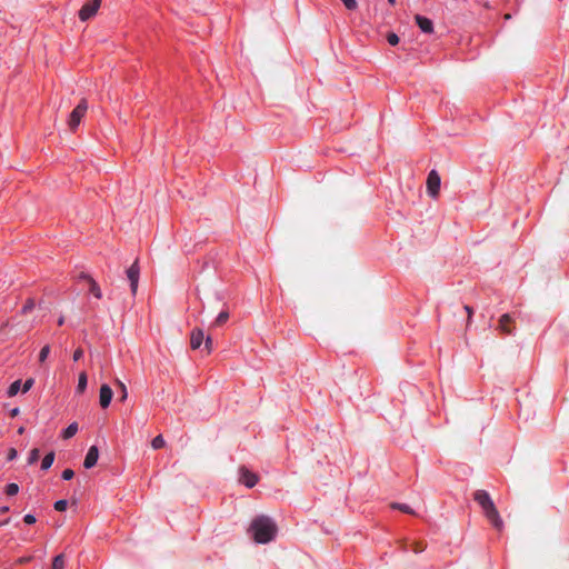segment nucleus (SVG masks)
<instances>
[{
	"instance_id": "f257e3e1",
	"label": "nucleus",
	"mask_w": 569,
	"mask_h": 569,
	"mask_svg": "<svg viewBox=\"0 0 569 569\" xmlns=\"http://www.w3.org/2000/svg\"><path fill=\"white\" fill-rule=\"evenodd\" d=\"M473 499L481 507L483 515L490 521V523L498 530L501 531L503 528V521L497 510L490 495L486 490H477L473 493Z\"/></svg>"
},
{
	"instance_id": "f03ea898",
	"label": "nucleus",
	"mask_w": 569,
	"mask_h": 569,
	"mask_svg": "<svg viewBox=\"0 0 569 569\" xmlns=\"http://www.w3.org/2000/svg\"><path fill=\"white\" fill-rule=\"evenodd\" d=\"M250 530L253 533V539L256 542L267 543L274 538L277 526L271 518L267 516H259L252 520Z\"/></svg>"
},
{
	"instance_id": "7ed1b4c3",
	"label": "nucleus",
	"mask_w": 569,
	"mask_h": 569,
	"mask_svg": "<svg viewBox=\"0 0 569 569\" xmlns=\"http://www.w3.org/2000/svg\"><path fill=\"white\" fill-rule=\"evenodd\" d=\"M88 110V103L86 99H82L80 103L72 110L69 117L68 126L71 131H74L80 124L81 119L84 117Z\"/></svg>"
},
{
	"instance_id": "20e7f679",
	"label": "nucleus",
	"mask_w": 569,
	"mask_h": 569,
	"mask_svg": "<svg viewBox=\"0 0 569 569\" xmlns=\"http://www.w3.org/2000/svg\"><path fill=\"white\" fill-rule=\"evenodd\" d=\"M441 179L436 170H431L427 178V192L430 197L437 198L440 191Z\"/></svg>"
},
{
	"instance_id": "39448f33",
	"label": "nucleus",
	"mask_w": 569,
	"mask_h": 569,
	"mask_svg": "<svg viewBox=\"0 0 569 569\" xmlns=\"http://www.w3.org/2000/svg\"><path fill=\"white\" fill-rule=\"evenodd\" d=\"M101 1L102 0H92L91 2L84 3L79 11L80 20L87 21L90 18H92L97 13V11L101 4Z\"/></svg>"
},
{
	"instance_id": "423d86ee",
	"label": "nucleus",
	"mask_w": 569,
	"mask_h": 569,
	"mask_svg": "<svg viewBox=\"0 0 569 569\" xmlns=\"http://www.w3.org/2000/svg\"><path fill=\"white\" fill-rule=\"evenodd\" d=\"M139 274H140V267L138 259L129 267L127 270V277L130 281V288L132 295H136L138 289V282H139Z\"/></svg>"
},
{
	"instance_id": "0eeeda50",
	"label": "nucleus",
	"mask_w": 569,
	"mask_h": 569,
	"mask_svg": "<svg viewBox=\"0 0 569 569\" xmlns=\"http://www.w3.org/2000/svg\"><path fill=\"white\" fill-rule=\"evenodd\" d=\"M259 480L258 475L251 472L246 467H241L239 469V481L243 483L248 488H252L257 485Z\"/></svg>"
},
{
	"instance_id": "6e6552de",
	"label": "nucleus",
	"mask_w": 569,
	"mask_h": 569,
	"mask_svg": "<svg viewBox=\"0 0 569 569\" xmlns=\"http://www.w3.org/2000/svg\"><path fill=\"white\" fill-rule=\"evenodd\" d=\"M112 397H113L112 389L108 385H102L100 387L99 403L103 409L109 407V405L112 400Z\"/></svg>"
},
{
	"instance_id": "1a4fd4ad",
	"label": "nucleus",
	"mask_w": 569,
	"mask_h": 569,
	"mask_svg": "<svg viewBox=\"0 0 569 569\" xmlns=\"http://www.w3.org/2000/svg\"><path fill=\"white\" fill-rule=\"evenodd\" d=\"M99 458V450L96 446H91L86 455L83 467L90 469L96 466Z\"/></svg>"
},
{
	"instance_id": "9d476101",
	"label": "nucleus",
	"mask_w": 569,
	"mask_h": 569,
	"mask_svg": "<svg viewBox=\"0 0 569 569\" xmlns=\"http://www.w3.org/2000/svg\"><path fill=\"white\" fill-rule=\"evenodd\" d=\"M204 340L203 330L200 328H194L190 335V347L192 350L199 349Z\"/></svg>"
},
{
	"instance_id": "9b49d317",
	"label": "nucleus",
	"mask_w": 569,
	"mask_h": 569,
	"mask_svg": "<svg viewBox=\"0 0 569 569\" xmlns=\"http://www.w3.org/2000/svg\"><path fill=\"white\" fill-rule=\"evenodd\" d=\"M415 20L418 24V27L421 29L425 33H432L433 32V23L429 18H426L423 16L417 14L415 17Z\"/></svg>"
},
{
	"instance_id": "f8f14e48",
	"label": "nucleus",
	"mask_w": 569,
	"mask_h": 569,
	"mask_svg": "<svg viewBox=\"0 0 569 569\" xmlns=\"http://www.w3.org/2000/svg\"><path fill=\"white\" fill-rule=\"evenodd\" d=\"M511 317L509 313H505L499 319L498 329L506 335H510L512 332V328L510 327Z\"/></svg>"
},
{
	"instance_id": "ddd939ff",
	"label": "nucleus",
	"mask_w": 569,
	"mask_h": 569,
	"mask_svg": "<svg viewBox=\"0 0 569 569\" xmlns=\"http://www.w3.org/2000/svg\"><path fill=\"white\" fill-rule=\"evenodd\" d=\"M83 278L86 279V281H88L89 283V290L90 292L97 298V299H101L102 298V292H101V289L99 287V284L96 282L94 279H92L89 274H83Z\"/></svg>"
},
{
	"instance_id": "4468645a",
	"label": "nucleus",
	"mask_w": 569,
	"mask_h": 569,
	"mask_svg": "<svg viewBox=\"0 0 569 569\" xmlns=\"http://www.w3.org/2000/svg\"><path fill=\"white\" fill-rule=\"evenodd\" d=\"M228 319H229V312L227 310H223L217 316L212 326L221 327L228 321Z\"/></svg>"
},
{
	"instance_id": "2eb2a0df",
	"label": "nucleus",
	"mask_w": 569,
	"mask_h": 569,
	"mask_svg": "<svg viewBox=\"0 0 569 569\" xmlns=\"http://www.w3.org/2000/svg\"><path fill=\"white\" fill-rule=\"evenodd\" d=\"M78 432V423L77 422H72L71 425L68 426L67 429H64V431L62 432V438L63 439H70L72 438L76 433Z\"/></svg>"
},
{
	"instance_id": "dca6fc26",
	"label": "nucleus",
	"mask_w": 569,
	"mask_h": 569,
	"mask_svg": "<svg viewBox=\"0 0 569 569\" xmlns=\"http://www.w3.org/2000/svg\"><path fill=\"white\" fill-rule=\"evenodd\" d=\"M53 461H54V452L51 451L43 457L42 462H41V469L48 470L52 466Z\"/></svg>"
},
{
	"instance_id": "f3484780",
	"label": "nucleus",
	"mask_w": 569,
	"mask_h": 569,
	"mask_svg": "<svg viewBox=\"0 0 569 569\" xmlns=\"http://www.w3.org/2000/svg\"><path fill=\"white\" fill-rule=\"evenodd\" d=\"M390 507L392 509H397V510H400L405 513H408V515H415V511L406 503H399V502H392L390 505Z\"/></svg>"
},
{
	"instance_id": "a211bd4d",
	"label": "nucleus",
	"mask_w": 569,
	"mask_h": 569,
	"mask_svg": "<svg viewBox=\"0 0 569 569\" xmlns=\"http://www.w3.org/2000/svg\"><path fill=\"white\" fill-rule=\"evenodd\" d=\"M86 388H87V373L86 372H81L79 375L77 391L79 393H82V392H84Z\"/></svg>"
},
{
	"instance_id": "6ab92c4d",
	"label": "nucleus",
	"mask_w": 569,
	"mask_h": 569,
	"mask_svg": "<svg viewBox=\"0 0 569 569\" xmlns=\"http://www.w3.org/2000/svg\"><path fill=\"white\" fill-rule=\"evenodd\" d=\"M20 387H21V380H16V381H13V382L9 386V388H8V396H9V397H13V396H16V395L19 392Z\"/></svg>"
},
{
	"instance_id": "aec40b11",
	"label": "nucleus",
	"mask_w": 569,
	"mask_h": 569,
	"mask_svg": "<svg viewBox=\"0 0 569 569\" xmlns=\"http://www.w3.org/2000/svg\"><path fill=\"white\" fill-rule=\"evenodd\" d=\"M164 445H166V441L161 435L154 437L153 440L151 441V446L154 450L163 448Z\"/></svg>"
},
{
	"instance_id": "412c9836",
	"label": "nucleus",
	"mask_w": 569,
	"mask_h": 569,
	"mask_svg": "<svg viewBox=\"0 0 569 569\" xmlns=\"http://www.w3.org/2000/svg\"><path fill=\"white\" fill-rule=\"evenodd\" d=\"M64 567V557L63 555H58L54 557L52 561V569H63Z\"/></svg>"
},
{
	"instance_id": "4be33fe9",
	"label": "nucleus",
	"mask_w": 569,
	"mask_h": 569,
	"mask_svg": "<svg viewBox=\"0 0 569 569\" xmlns=\"http://www.w3.org/2000/svg\"><path fill=\"white\" fill-rule=\"evenodd\" d=\"M39 458H40V451H39V449L34 448L29 453L28 463L33 465L34 462L38 461Z\"/></svg>"
},
{
	"instance_id": "5701e85b",
	"label": "nucleus",
	"mask_w": 569,
	"mask_h": 569,
	"mask_svg": "<svg viewBox=\"0 0 569 569\" xmlns=\"http://www.w3.org/2000/svg\"><path fill=\"white\" fill-rule=\"evenodd\" d=\"M49 353H50V346H49V345H46V346L40 350V353H39V361H40L41 363H43V362L47 360V358H48Z\"/></svg>"
},
{
	"instance_id": "b1692460",
	"label": "nucleus",
	"mask_w": 569,
	"mask_h": 569,
	"mask_svg": "<svg viewBox=\"0 0 569 569\" xmlns=\"http://www.w3.org/2000/svg\"><path fill=\"white\" fill-rule=\"evenodd\" d=\"M117 385L120 389V401H124L128 397V390H127V387L123 382H121L120 380H117Z\"/></svg>"
},
{
	"instance_id": "393cba45",
	"label": "nucleus",
	"mask_w": 569,
	"mask_h": 569,
	"mask_svg": "<svg viewBox=\"0 0 569 569\" xmlns=\"http://www.w3.org/2000/svg\"><path fill=\"white\" fill-rule=\"evenodd\" d=\"M19 492V486L17 483H9L6 487V493L8 496H14Z\"/></svg>"
},
{
	"instance_id": "a878e982",
	"label": "nucleus",
	"mask_w": 569,
	"mask_h": 569,
	"mask_svg": "<svg viewBox=\"0 0 569 569\" xmlns=\"http://www.w3.org/2000/svg\"><path fill=\"white\" fill-rule=\"evenodd\" d=\"M427 545L423 541H416L412 543V551L415 553H420L426 549Z\"/></svg>"
},
{
	"instance_id": "bb28decb",
	"label": "nucleus",
	"mask_w": 569,
	"mask_h": 569,
	"mask_svg": "<svg viewBox=\"0 0 569 569\" xmlns=\"http://www.w3.org/2000/svg\"><path fill=\"white\" fill-rule=\"evenodd\" d=\"M204 350L207 351V353H211L212 350H213V341H212V338L210 336L206 337L204 340Z\"/></svg>"
},
{
	"instance_id": "cd10ccee",
	"label": "nucleus",
	"mask_w": 569,
	"mask_h": 569,
	"mask_svg": "<svg viewBox=\"0 0 569 569\" xmlns=\"http://www.w3.org/2000/svg\"><path fill=\"white\" fill-rule=\"evenodd\" d=\"M387 41L391 46H397L399 43V37L396 33H393V32H389L387 34Z\"/></svg>"
},
{
	"instance_id": "c85d7f7f",
	"label": "nucleus",
	"mask_w": 569,
	"mask_h": 569,
	"mask_svg": "<svg viewBox=\"0 0 569 569\" xmlns=\"http://www.w3.org/2000/svg\"><path fill=\"white\" fill-rule=\"evenodd\" d=\"M34 308V300L33 299H28L21 310L22 313H27L29 311H31L32 309Z\"/></svg>"
},
{
	"instance_id": "c756f323",
	"label": "nucleus",
	"mask_w": 569,
	"mask_h": 569,
	"mask_svg": "<svg viewBox=\"0 0 569 569\" xmlns=\"http://www.w3.org/2000/svg\"><path fill=\"white\" fill-rule=\"evenodd\" d=\"M34 385V379L33 378H28L23 386H22V392L26 393L28 392Z\"/></svg>"
},
{
	"instance_id": "7c9ffc66",
	"label": "nucleus",
	"mask_w": 569,
	"mask_h": 569,
	"mask_svg": "<svg viewBox=\"0 0 569 569\" xmlns=\"http://www.w3.org/2000/svg\"><path fill=\"white\" fill-rule=\"evenodd\" d=\"M67 507H68V502H67V500H58V501L54 503V509H56L57 511H60V512L64 511V510L67 509Z\"/></svg>"
},
{
	"instance_id": "2f4dec72",
	"label": "nucleus",
	"mask_w": 569,
	"mask_h": 569,
	"mask_svg": "<svg viewBox=\"0 0 569 569\" xmlns=\"http://www.w3.org/2000/svg\"><path fill=\"white\" fill-rule=\"evenodd\" d=\"M347 9L355 10L358 6L356 0H341Z\"/></svg>"
},
{
	"instance_id": "473e14b6",
	"label": "nucleus",
	"mask_w": 569,
	"mask_h": 569,
	"mask_svg": "<svg viewBox=\"0 0 569 569\" xmlns=\"http://www.w3.org/2000/svg\"><path fill=\"white\" fill-rule=\"evenodd\" d=\"M73 476H74V472H73L72 469H66L62 472V479L63 480H71L73 478Z\"/></svg>"
},
{
	"instance_id": "72a5a7b5",
	"label": "nucleus",
	"mask_w": 569,
	"mask_h": 569,
	"mask_svg": "<svg viewBox=\"0 0 569 569\" xmlns=\"http://www.w3.org/2000/svg\"><path fill=\"white\" fill-rule=\"evenodd\" d=\"M17 458V450L14 448H10L7 455V460L11 461Z\"/></svg>"
},
{
	"instance_id": "f704fd0d",
	"label": "nucleus",
	"mask_w": 569,
	"mask_h": 569,
	"mask_svg": "<svg viewBox=\"0 0 569 569\" xmlns=\"http://www.w3.org/2000/svg\"><path fill=\"white\" fill-rule=\"evenodd\" d=\"M83 356V350L81 348H78L74 352H73V360L74 361H78L82 358Z\"/></svg>"
},
{
	"instance_id": "c9c22d12",
	"label": "nucleus",
	"mask_w": 569,
	"mask_h": 569,
	"mask_svg": "<svg viewBox=\"0 0 569 569\" xmlns=\"http://www.w3.org/2000/svg\"><path fill=\"white\" fill-rule=\"evenodd\" d=\"M23 521L27 525H33L36 522V517L33 515H26Z\"/></svg>"
},
{
	"instance_id": "e433bc0d",
	"label": "nucleus",
	"mask_w": 569,
	"mask_h": 569,
	"mask_svg": "<svg viewBox=\"0 0 569 569\" xmlns=\"http://www.w3.org/2000/svg\"><path fill=\"white\" fill-rule=\"evenodd\" d=\"M465 310L468 313V323H469L471 321V317H472L473 311H472V308L469 307V306H465Z\"/></svg>"
},
{
	"instance_id": "4c0bfd02",
	"label": "nucleus",
	"mask_w": 569,
	"mask_h": 569,
	"mask_svg": "<svg viewBox=\"0 0 569 569\" xmlns=\"http://www.w3.org/2000/svg\"><path fill=\"white\" fill-rule=\"evenodd\" d=\"M30 560H31V557H22V558L18 559V563L24 565V563L29 562Z\"/></svg>"
},
{
	"instance_id": "58836bf2",
	"label": "nucleus",
	"mask_w": 569,
	"mask_h": 569,
	"mask_svg": "<svg viewBox=\"0 0 569 569\" xmlns=\"http://www.w3.org/2000/svg\"><path fill=\"white\" fill-rule=\"evenodd\" d=\"M19 413H20L19 408H13V409L10 411V417L14 418V417H17Z\"/></svg>"
},
{
	"instance_id": "ea45409f",
	"label": "nucleus",
	"mask_w": 569,
	"mask_h": 569,
	"mask_svg": "<svg viewBox=\"0 0 569 569\" xmlns=\"http://www.w3.org/2000/svg\"><path fill=\"white\" fill-rule=\"evenodd\" d=\"M64 323V317L61 316L59 319H58V325L59 326H62Z\"/></svg>"
},
{
	"instance_id": "a19ab883",
	"label": "nucleus",
	"mask_w": 569,
	"mask_h": 569,
	"mask_svg": "<svg viewBox=\"0 0 569 569\" xmlns=\"http://www.w3.org/2000/svg\"><path fill=\"white\" fill-rule=\"evenodd\" d=\"M388 2H389L391 6H395L396 0H388Z\"/></svg>"
},
{
	"instance_id": "79ce46f5",
	"label": "nucleus",
	"mask_w": 569,
	"mask_h": 569,
	"mask_svg": "<svg viewBox=\"0 0 569 569\" xmlns=\"http://www.w3.org/2000/svg\"><path fill=\"white\" fill-rule=\"evenodd\" d=\"M510 18H511V16H510L509 13L505 14V19H506V20H508V19H510Z\"/></svg>"
},
{
	"instance_id": "37998d69",
	"label": "nucleus",
	"mask_w": 569,
	"mask_h": 569,
	"mask_svg": "<svg viewBox=\"0 0 569 569\" xmlns=\"http://www.w3.org/2000/svg\"><path fill=\"white\" fill-rule=\"evenodd\" d=\"M83 274H84V273H83V272H81V273H80V276H79V279H83V280H86V279L83 278Z\"/></svg>"
}]
</instances>
